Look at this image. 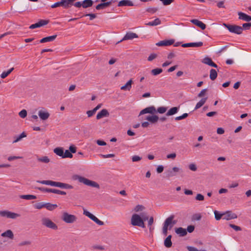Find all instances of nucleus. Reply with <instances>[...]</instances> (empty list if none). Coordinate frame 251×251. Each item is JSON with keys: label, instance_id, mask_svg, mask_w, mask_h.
<instances>
[{"label": "nucleus", "instance_id": "nucleus-1", "mask_svg": "<svg viewBox=\"0 0 251 251\" xmlns=\"http://www.w3.org/2000/svg\"><path fill=\"white\" fill-rule=\"evenodd\" d=\"M37 182L45 184L48 185H50L51 186L57 187L62 189H71L73 188V186L69 184L62 183L60 182L53 181L52 180H37Z\"/></svg>", "mask_w": 251, "mask_h": 251}, {"label": "nucleus", "instance_id": "nucleus-2", "mask_svg": "<svg viewBox=\"0 0 251 251\" xmlns=\"http://www.w3.org/2000/svg\"><path fill=\"white\" fill-rule=\"evenodd\" d=\"M175 216L172 215L168 217L163 224L162 232L164 235L166 236L168 233V230H170L173 226L176 224V221L174 220Z\"/></svg>", "mask_w": 251, "mask_h": 251}, {"label": "nucleus", "instance_id": "nucleus-3", "mask_svg": "<svg viewBox=\"0 0 251 251\" xmlns=\"http://www.w3.org/2000/svg\"><path fill=\"white\" fill-rule=\"evenodd\" d=\"M75 179H77L79 182L82 183L86 185L92 187L100 188V185L96 182L89 180L84 177L76 175L74 176Z\"/></svg>", "mask_w": 251, "mask_h": 251}, {"label": "nucleus", "instance_id": "nucleus-4", "mask_svg": "<svg viewBox=\"0 0 251 251\" xmlns=\"http://www.w3.org/2000/svg\"><path fill=\"white\" fill-rule=\"evenodd\" d=\"M131 224L133 226H138L142 228L145 227V224L143 222L141 217L137 214L132 215L131 218Z\"/></svg>", "mask_w": 251, "mask_h": 251}, {"label": "nucleus", "instance_id": "nucleus-5", "mask_svg": "<svg viewBox=\"0 0 251 251\" xmlns=\"http://www.w3.org/2000/svg\"><path fill=\"white\" fill-rule=\"evenodd\" d=\"M224 25L226 27L228 30L232 33L237 34H241L243 32V27L239 25H232L224 24Z\"/></svg>", "mask_w": 251, "mask_h": 251}, {"label": "nucleus", "instance_id": "nucleus-6", "mask_svg": "<svg viewBox=\"0 0 251 251\" xmlns=\"http://www.w3.org/2000/svg\"><path fill=\"white\" fill-rule=\"evenodd\" d=\"M0 216L12 219H15L18 217H19L20 215L8 210H3L0 211Z\"/></svg>", "mask_w": 251, "mask_h": 251}, {"label": "nucleus", "instance_id": "nucleus-7", "mask_svg": "<svg viewBox=\"0 0 251 251\" xmlns=\"http://www.w3.org/2000/svg\"><path fill=\"white\" fill-rule=\"evenodd\" d=\"M62 219L66 223L71 224L76 221L77 218L75 215L64 212L63 214Z\"/></svg>", "mask_w": 251, "mask_h": 251}, {"label": "nucleus", "instance_id": "nucleus-8", "mask_svg": "<svg viewBox=\"0 0 251 251\" xmlns=\"http://www.w3.org/2000/svg\"><path fill=\"white\" fill-rule=\"evenodd\" d=\"M42 224L45 226L52 229H57V226L52 221L48 218H44L42 219Z\"/></svg>", "mask_w": 251, "mask_h": 251}, {"label": "nucleus", "instance_id": "nucleus-9", "mask_svg": "<svg viewBox=\"0 0 251 251\" xmlns=\"http://www.w3.org/2000/svg\"><path fill=\"white\" fill-rule=\"evenodd\" d=\"M181 169L177 167H174L172 169L168 170L166 171V177L170 178L176 176L177 173H178Z\"/></svg>", "mask_w": 251, "mask_h": 251}, {"label": "nucleus", "instance_id": "nucleus-10", "mask_svg": "<svg viewBox=\"0 0 251 251\" xmlns=\"http://www.w3.org/2000/svg\"><path fill=\"white\" fill-rule=\"evenodd\" d=\"M38 116L42 120L45 121L49 118L50 114L47 110L42 108L38 111Z\"/></svg>", "mask_w": 251, "mask_h": 251}, {"label": "nucleus", "instance_id": "nucleus-11", "mask_svg": "<svg viewBox=\"0 0 251 251\" xmlns=\"http://www.w3.org/2000/svg\"><path fill=\"white\" fill-rule=\"evenodd\" d=\"M237 218V215L235 213H232L231 211H227L223 213V220L228 221Z\"/></svg>", "mask_w": 251, "mask_h": 251}, {"label": "nucleus", "instance_id": "nucleus-12", "mask_svg": "<svg viewBox=\"0 0 251 251\" xmlns=\"http://www.w3.org/2000/svg\"><path fill=\"white\" fill-rule=\"evenodd\" d=\"M49 21L48 20H40L38 23L31 25L29 28L32 29L36 28H38L42 26L45 25H47Z\"/></svg>", "mask_w": 251, "mask_h": 251}, {"label": "nucleus", "instance_id": "nucleus-13", "mask_svg": "<svg viewBox=\"0 0 251 251\" xmlns=\"http://www.w3.org/2000/svg\"><path fill=\"white\" fill-rule=\"evenodd\" d=\"M138 38V36L136 33L132 32H127L120 42L124 40H132L134 38Z\"/></svg>", "mask_w": 251, "mask_h": 251}, {"label": "nucleus", "instance_id": "nucleus-14", "mask_svg": "<svg viewBox=\"0 0 251 251\" xmlns=\"http://www.w3.org/2000/svg\"><path fill=\"white\" fill-rule=\"evenodd\" d=\"M175 42L174 39L165 40L161 41L156 44L157 46H169L173 45Z\"/></svg>", "mask_w": 251, "mask_h": 251}, {"label": "nucleus", "instance_id": "nucleus-15", "mask_svg": "<svg viewBox=\"0 0 251 251\" xmlns=\"http://www.w3.org/2000/svg\"><path fill=\"white\" fill-rule=\"evenodd\" d=\"M58 2L59 7L61 6L63 8L65 9H69L72 6L69 0H60L59 1H58Z\"/></svg>", "mask_w": 251, "mask_h": 251}, {"label": "nucleus", "instance_id": "nucleus-16", "mask_svg": "<svg viewBox=\"0 0 251 251\" xmlns=\"http://www.w3.org/2000/svg\"><path fill=\"white\" fill-rule=\"evenodd\" d=\"M156 112V109L154 106H151L148 107L142 110L140 112V115H143L146 113H150L153 114Z\"/></svg>", "mask_w": 251, "mask_h": 251}, {"label": "nucleus", "instance_id": "nucleus-17", "mask_svg": "<svg viewBox=\"0 0 251 251\" xmlns=\"http://www.w3.org/2000/svg\"><path fill=\"white\" fill-rule=\"evenodd\" d=\"M109 115V113L108 110L106 109H103L97 114L96 118L97 120H100L104 117H108Z\"/></svg>", "mask_w": 251, "mask_h": 251}, {"label": "nucleus", "instance_id": "nucleus-18", "mask_svg": "<svg viewBox=\"0 0 251 251\" xmlns=\"http://www.w3.org/2000/svg\"><path fill=\"white\" fill-rule=\"evenodd\" d=\"M203 45L202 42H199L197 43H185L182 45V47L184 48L187 47H200Z\"/></svg>", "mask_w": 251, "mask_h": 251}, {"label": "nucleus", "instance_id": "nucleus-19", "mask_svg": "<svg viewBox=\"0 0 251 251\" xmlns=\"http://www.w3.org/2000/svg\"><path fill=\"white\" fill-rule=\"evenodd\" d=\"M239 19L246 22H250L251 21V16L247 15L246 14L242 12L238 13Z\"/></svg>", "mask_w": 251, "mask_h": 251}, {"label": "nucleus", "instance_id": "nucleus-20", "mask_svg": "<svg viewBox=\"0 0 251 251\" xmlns=\"http://www.w3.org/2000/svg\"><path fill=\"white\" fill-rule=\"evenodd\" d=\"M191 22L196 25L200 27L201 29L204 30L206 28V25L203 23L202 22L197 20V19H193L191 20Z\"/></svg>", "mask_w": 251, "mask_h": 251}, {"label": "nucleus", "instance_id": "nucleus-21", "mask_svg": "<svg viewBox=\"0 0 251 251\" xmlns=\"http://www.w3.org/2000/svg\"><path fill=\"white\" fill-rule=\"evenodd\" d=\"M1 236L3 237H7L11 240L13 239L14 236L12 231L10 229L7 230L1 233Z\"/></svg>", "mask_w": 251, "mask_h": 251}, {"label": "nucleus", "instance_id": "nucleus-22", "mask_svg": "<svg viewBox=\"0 0 251 251\" xmlns=\"http://www.w3.org/2000/svg\"><path fill=\"white\" fill-rule=\"evenodd\" d=\"M202 62L205 64H207L210 66L217 68V65L209 57H205L203 59Z\"/></svg>", "mask_w": 251, "mask_h": 251}, {"label": "nucleus", "instance_id": "nucleus-23", "mask_svg": "<svg viewBox=\"0 0 251 251\" xmlns=\"http://www.w3.org/2000/svg\"><path fill=\"white\" fill-rule=\"evenodd\" d=\"M56 37H57V35H54L52 36L46 37L43 38L42 39H41L39 42L41 43H44L46 42H51V41H53V40H54L55 39V38H56Z\"/></svg>", "mask_w": 251, "mask_h": 251}, {"label": "nucleus", "instance_id": "nucleus-24", "mask_svg": "<svg viewBox=\"0 0 251 251\" xmlns=\"http://www.w3.org/2000/svg\"><path fill=\"white\" fill-rule=\"evenodd\" d=\"M133 2L129 0H122L119 2L118 6H133Z\"/></svg>", "mask_w": 251, "mask_h": 251}, {"label": "nucleus", "instance_id": "nucleus-25", "mask_svg": "<svg viewBox=\"0 0 251 251\" xmlns=\"http://www.w3.org/2000/svg\"><path fill=\"white\" fill-rule=\"evenodd\" d=\"M179 109V107H173L168 111L166 115L167 116L173 115L177 113Z\"/></svg>", "mask_w": 251, "mask_h": 251}, {"label": "nucleus", "instance_id": "nucleus-26", "mask_svg": "<svg viewBox=\"0 0 251 251\" xmlns=\"http://www.w3.org/2000/svg\"><path fill=\"white\" fill-rule=\"evenodd\" d=\"M111 4V1L103 2V3H101L97 5L96 7V8L97 10L103 9L105 7L109 6Z\"/></svg>", "mask_w": 251, "mask_h": 251}, {"label": "nucleus", "instance_id": "nucleus-27", "mask_svg": "<svg viewBox=\"0 0 251 251\" xmlns=\"http://www.w3.org/2000/svg\"><path fill=\"white\" fill-rule=\"evenodd\" d=\"M146 119L151 123L154 124L156 123L159 120V117L156 115H151V116H148Z\"/></svg>", "mask_w": 251, "mask_h": 251}, {"label": "nucleus", "instance_id": "nucleus-28", "mask_svg": "<svg viewBox=\"0 0 251 251\" xmlns=\"http://www.w3.org/2000/svg\"><path fill=\"white\" fill-rule=\"evenodd\" d=\"M53 152L57 155L63 158L64 155V149L62 147H57L53 150Z\"/></svg>", "mask_w": 251, "mask_h": 251}, {"label": "nucleus", "instance_id": "nucleus-29", "mask_svg": "<svg viewBox=\"0 0 251 251\" xmlns=\"http://www.w3.org/2000/svg\"><path fill=\"white\" fill-rule=\"evenodd\" d=\"M175 231L176 234H179L180 236H184L187 234L186 229L182 227L176 228Z\"/></svg>", "mask_w": 251, "mask_h": 251}, {"label": "nucleus", "instance_id": "nucleus-30", "mask_svg": "<svg viewBox=\"0 0 251 251\" xmlns=\"http://www.w3.org/2000/svg\"><path fill=\"white\" fill-rule=\"evenodd\" d=\"M133 81L131 79L129 81H128L125 85L122 86L121 89L123 90L129 91L131 88V85Z\"/></svg>", "mask_w": 251, "mask_h": 251}, {"label": "nucleus", "instance_id": "nucleus-31", "mask_svg": "<svg viewBox=\"0 0 251 251\" xmlns=\"http://www.w3.org/2000/svg\"><path fill=\"white\" fill-rule=\"evenodd\" d=\"M82 7L87 8L93 5V1L92 0H84L82 1Z\"/></svg>", "mask_w": 251, "mask_h": 251}, {"label": "nucleus", "instance_id": "nucleus-32", "mask_svg": "<svg viewBox=\"0 0 251 251\" xmlns=\"http://www.w3.org/2000/svg\"><path fill=\"white\" fill-rule=\"evenodd\" d=\"M172 236L171 235H169L164 240V246L166 248H170L172 246V243L171 241Z\"/></svg>", "mask_w": 251, "mask_h": 251}, {"label": "nucleus", "instance_id": "nucleus-33", "mask_svg": "<svg viewBox=\"0 0 251 251\" xmlns=\"http://www.w3.org/2000/svg\"><path fill=\"white\" fill-rule=\"evenodd\" d=\"M57 207V205L56 204H51L50 202L45 203V208L50 211H52Z\"/></svg>", "mask_w": 251, "mask_h": 251}, {"label": "nucleus", "instance_id": "nucleus-34", "mask_svg": "<svg viewBox=\"0 0 251 251\" xmlns=\"http://www.w3.org/2000/svg\"><path fill=\"white\" fill-rule=\"evenodd\" d=\"M209 77L212 80H214L217 78V72L215 69H211L210 70Z\"/></svg>", "mask_w": 251, "mask_h": 251}, {"label": "nucleus", "instance_id": "nucleus-35", "mask_svg": "<svg viewBox=\"0 0 251 251\" xmlns=\"http://www.w3.org/2000/svg\"><path fill=\"white\" fill-rule=\"evenodd\" d=\"M20 198L27 200H34L37 198L36 196L32 195H21Z\"/></svg>", "mask_w": 251, "mask_h": 251}, {"label": "nucleus", "instance_id": "nucleus-36", "mask_svg": "<svg viewBox=\"0 0 251 251\" xmlns=\"http://www.w3.org/2000/svg\"><path fill=\"white\" fill-rule=\"evenodd\" d=\"M161 21L159 18L155 19L153 21L150 22L146 24V25L149 26H155L160 25Z\"/></svg>", "mask_w": 251, "mask_h": 251}, {"label": "nucleus", "instance_id": "nucleus-37", "mask_svg": "<svg viewBox=\"0 0 251 251\" xmlns=\"http://www.w3.org/2000/svg\"><path fill=\"white\" fill-rule=\"evenodd\" d=\"M26 136V134L25 132H23L20 135L18 136L15 137L16 139L13 142V143H17L20 141L23 138L25 137Z\"/></svg>", "mask_w": 251, "mask_h": 251}, {"label": "nucleus", "instance_id": "nucleus-38", "mask_svg": "<svg viewBox=\"0 0 251 251\" xmlns=\"http://www.w3.org/2000/svg\"><path fill=\"white\" fill-rule=\"evenodd\" d=\"M14 68H11V69H10L9 70H8L6 72H3L0 75V77L2 78H5L6 76H7L13 70H14Z\"/></svg>", "mask_w": 251, "mask_h": 251}, {"label": "nucleus", "instance_id": "nucleus-39", "mask_svg": "<svg viewBox=\"0 0 251 251\" xmlns=\"http://www.w3.org/2000/svg\"><path fill=\"white\" fill-rule=\"evenodd\" d=\"M163 71V70L161 68H156L152 69L151 71V73L153 75H157L161 74Z\"/></svg>", "mask_w": 251, "mask_h": 251}, {"label": "nucleus", "instance_id": "nucleus-40", "mask_svg": "<svg viewBox=\"0 0 251 251\" xmlns=\"http://www.w3.org/2000/svg\"><path fill=\"white\" fill-rule=\"evenodd\" d=\"M37 160L39 162H43L45 163H48L50 162V159L48 158V156H43L42 157L38 158Z\"/></svg>", "mask_w": 251, "mask_h": 251}, {"label": "nucleus", "instance_id": "nucleus-41", "mask_svg": "<svg viewBox=\"0 0 251 251\" xmlns=\"http://www.w3.org/2000/svg\"><path fill=\"white\" fill-rule=\"evenodd\" d=\"M215 218L216 220H220L221 219H223V213H220L217 211H214Z\"/></svg>", "mask_w": 251, "mask_h": 251}, {"label": "nucleus", "instance_id": "nucleus-42", "mask_svg": "<svg viewBox=\"0 0 251 251\" xmlns=\"http://www.w3.org/2000/svg\"><path fill=\"white\" fill-rule=\"evenodd\" d=\"M45 204L44 202H38L34 205V207L35 209H41L43 208H45Z\"/></svg>", "mask_w": 251, "mask_h": 251}, {"label": "nucleus", "instance_id": "nucleus-43", "mask_svg": "<svg viewBox=\"0 0 251 251\" xmlns=\"http://www.w3.org/2000/svg\"><path fill=\"white\" fill-rule=\"evenodd\" d=\"M73 156V154L71 153L69 150H66L65 152H64V155L63 158H72Z\"/></svg>", "mask_w": 251, "mask_h": 251}, {"label": "nucleus", "instance_id": "nucleus-44", "mask_svg": "<svg viewBox=\"0 0 251 251\" xmlns=\"http://www.w3.org/2000/svg\"><path fill=\"white\" fill-rule=\"evenodd\" d=\"M242 27H243V30H249L251 27V23H244Z\"/></svg>", "mask_w": 251, "mask_h": 251}, {"label": "nucleus", "instance_id": "nucleus-45", "mask_svg": "<svg viewBox=\"0 0 251 251\" xmlns=\"http://www.w3.org/2000/svg\"><path fill=\"white\" fill-rule=\"evenodd\" d=\"M19 115L21 118H24L27 115V112L25 109H23L19 112Z\"/></svg>", "mask_w": 251, "mask_h": 251}, {"label": "nucleus", "instance_id": "nucleus-46", "mask_svg": "<svg viewBox=\"0 0 251 251\" xmlns=\"http://www.w3.org/2000/svg\"><path fill=\"white\" fill-rule=\"evenodd\" d=\"M167 110V108L165 107H159L157 108V112L163 114Z\"/></svg>", "mask_w": 251, "mask_h": 251}, {"label": "nucleus", "instance_id": "nucleus-47", "mask_svg": "<svg viewBox=\"0 0 251 251\" xmlns=\"http://www.w3.org/2000/svg\"><path fill=\"white\" fill-rule=\"evenodd\" d=\"M195 229V226L193 225H190L187 226V229H186L187 232L189 233H192Z\"/></svg>", "mask_w": 251, "mask_h": 251}, {"label": "nucleus", "instance_id": "nucleus-48", "mask_svg": "<svg viewBox=\"0 0 251 251\" xmlns=\"http://www.w3.org/2000/svg\"><path fill=\"white\" fill-rule=\"evenodd\" d=\"M157 57V54L155 53H151L148 58V60L149 61H151Z\"/></svg>", "mask_w": 251, "mask_h": 251}, {"label": "nucleus", "instance_id": "nucleus-49", "mask_svg": "<svg viewBox=\"0 0 251 251\" xmlns=\"http://www.w3.org/2000/svg\"><path fill=\"white\" fill-rule=\"evenodd\" d=\"M229 226L230 227L232 228L233 229H234L236 231H240V230H241V228L240 226H236L235 225L229 224Z\"/></svg>", "mask_w": 251, "mask_h": 251}, {"label": "nucleus", "instance_id": "nucleus-50", "mask_svg": "<svg viewBox=\"0 0 251 251\" xmlns=\"http://www.w3.org/2000/svg\"><path fill=\"white\" fill-rule=\"evenodd\" d=\"M140 216L141 217L143 223H144L145 221L148 220V216L145 213H142Z\"/></svg>", "mask_w": 251, "mask_h": 251}, {"label": "nucleus", "instance_id": "nucleus-51", "mask_svg": "<svg viewBox=\"0 0 251 251\" xmlns=\"http://www.w3.org/2000/svg\"><path fill=\"white\" fill-rule=\"evenodd\" d=\"M69 151L72 154L75 153L76 151V148L74 145H71L69 147Z\"/></svg>", "mask_w": 251, "mask_h": 251}, {"label": "nucleus", "instance_id": "nucleus-52", "mask_svg": "<svg viewBox=\"0 0 251 251\" xmlns=\"http://www.w3.org/2000/svg\"><path fill=\"white\" fill-rule=\"evenodd\" d=\"M144 208V207L143 205H138L136 206V207L134 208V210L135 212H138L140 211H142Z\"/></svg>", "mask_w": 251, "mask_h": 251}, {"label": "nucleus", "instance_id": "nucleus-53", "mask_svg": "<svg viewBox=\"0 0 251 251\" xmlns=\"http://www.w3.org/2000/svg\"><path fill=\"white\" fill-rule=\"evenodd\" d=\"M207 91V89H202L198 94V97H199V98H201L202 97L204 94H205V93Z\"/></svg>", "mask_w": 251, "mask_h": 251}, {"label": "nucleus", "instance_id": "nucleus-54", "mask_svg": "<svg viewBox=\"0 0 251 251\" xmlns=\"http://www.w3.org/2000/svg\"><path fill=\"white\" fill-rule=\"evenodd\" d=\"M189 168L190 170L193 171H196L197 169V166L194 164H191L189 165Z\"/></svg>", "mask_w": 251, "mask_h": 251}, {"label": "nucleus", "instance_id": "nucleus-55", "mask_svg": "<svg viewBox=\"0 0 251 251\" xmlns=\"http://www.w3.org/2000/svg\"><path fill=\"white\" fill-rule=\"evenodd\" d=\"M142 159L141 157H140L139 156L137 155H134L132 157V161L133 162H136L141 160Z\"/></svg>", "mask_w": 251, "mask_h": 251}, {"label": "nucleus", "instance_id": "nucleus-56", "mask_svg": "<svg viewBox=\"0 0 251 251\" xmlns=\"http://www.w3.org/2000/svg\"><path fill=\"white\" fill-rule=\"evenodd\" d=\"M174 0H163L162 1L164 5H168L174 1Z\"/></svg>", "mask_w": 251, "mask_h": 251}, {"label": "nucleus", "instance_id": "nucleus-57", "mask_svg": "<svg viewBox=\"0 0 251 251\" xmlns=\"http://www.w3.org/2000/svg\"><path fill=\"white\" fill-rule=\"evenodd\" d=\"M196 199L198 201H203L204 196L201 194H198L196 197Z\"/></svg>", "mask_w": 251, "mask_h": 251}, {"label": "nucleus", "instance_id": "nucleus-58", "mask_svg": "<svg viewBox=\"0 0 251 251\" xmlns=\"http://www.w3.org/2000/svg\"><path fill=\"white\" fill-rule=\"evenodd\" d=\"M164 170V167L162 165H159L156 169V171L158 173H161Z\"/></svg>", "mask_w": 251, "mask_h": 251}, {"label": "nucleus", "instance_id": "nucleus-59", "mask_svg": "<svg viewBox=\"0 0 251 251\" xmlns=\"http://www.w3.org/2000/svg\"><path fill=\"white\" fill-rule=\"evenodd\" d=\"M95 113L96 112L94 111V110L93 109L91 110H88L86 112V113H87L88 117H92L94 114H95Z\"/></svg>", "mask_w": 251, "mask_h": 251}, {"label": "nucleus", "instance_id": "nucleus-60", "mask_svg": "<svg viewBox=\"0 0 251 251\" xmlns=\"http://www.w3.org/2000/svg\"><path fill=\"white\" fill-rule=\"evenodd\" d=\"M73 5L77 8H79L81 6L82 7V1H77L75 3L73 2Z\"/></svg>", "mask_w": 251, "mask_h": 251}, {"label": "nucleus", "instance_id": "nucleus-61", "mask_svg": "<svg viewBox=\"0 0 251 251\" xmlns=\"http://www.w3.org/2000/svg\"><path fill=\"white\" fill-rule=\"evenodd\" d=\"M31 244V242L29 241H25L19 243V246H23L25 245H29Z\"/></svg>", "mask_w": 251, "mask_h": 251}, {"label": "nucleus", "instance_id": "nucleus-62", "mask_svg": "<svg viewBox=\"0 0 251 251\" xmlns=\"http://www.w3.org/2000/svg\"><path fill=\"white\" fill-rule=\"evenodd\" d=\"M22 157L20 156H11L8 157V160L9 161L14 160L15 159L21 158Z\"/></svg>", "mask_w": 251, "mask_h": 251}, {"label": "nucleus", "instance_id": "nucleus-63", "mask_svg": "<svg viewBox=\"0 0 251 251\" xmlns=\"http://www.w3.org/2000/svg\"><path fill=\"white\" fill-rule=\"evenodd\" d=\"M85 16H89L90 17V20H93L94 19H95L96 17V15L95 14H86Z\"/></svg>", "mask_w": 251, "mask_h": 251}, {"label": "nucleus", "instance_id": "nucleus-64", "mask_svg": "<svg viewBox=\"0 0 251 251\" xmlns=\"http://www.w3.org/2000/svg\"><path fill=\"white\" fill-rule=\"evenodd\" d=\"M176 157V154L175 153H171V154H168L167 155V158L168 159H175Z\"/></svg>", "mask_w": 251, "mask_h": 251}]
</instances>
